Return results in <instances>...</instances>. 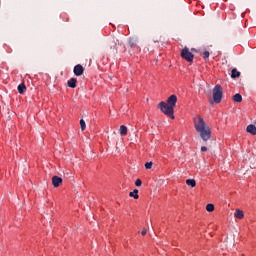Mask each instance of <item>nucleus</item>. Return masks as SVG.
<instances>
[{
  "label": "nucleus",
  "mask_w": 256,
  "mask_h": 256,
  "mask_svg": "<svg viewBox=\"0 0 256 256\" xmlns=\"http://www.w3.org/2000/svg\"><path fill=\"white\" fill-rule=\"evenodd\" d=\"M212 96L214 103H221V101H223V87H221V85H216L212 90Z\"/></svg>",
  "instance_id": "nucleus-3"
},
{
  "label": "nucleus",
  "mask_w": 256,
  "mask_h": 256,
  "mask_svg": "<svg viewBox=\"0 0 256 256\" xmlns=\"http://www.w3.org/2000/svg\"><path fill=\"white\" fill-rule=\"evenodd\" d=\"M80 127H81V131H85V129H87V125L85 124V120H83V119L80 120Z\"/></svg>",
  "instance_id": "nucleus-18"
},
{
  "label": "nucleus",
  "mask_w": 256,
  "mask_h": 256,
  "mask_svg": "<svg viewBox=\"0 0 256 256\" xmlns=\"http://www.w3.org/2000/svg\"><path fill=\"white\" fill-rule=\"evenodd\" d=\"M233 101L235 103H241V101H243V96H241V94L237 93L233 96Z\"/></svg>",
  "instance_id": "nucleus-13"
},
{
  "label": "nucleus",
  "mask_w": 256,
  "mask_h": 256,
  "mask_svg": "<svg viewBox=\"0 0 256 256\" xmlns=\"http://www.w3.org/2000/svg\"><path fill=\"white\" fill-rule=\"evenodd\" d=\"M234 217L235 219H243V217H245V213L243 212V210L236 209L234 212Z\"/></svg>",
  "instance_id": "nucleus-8"
},
{
  "label": "nucleus",
  "mask_w": 256,
  "mask_h": 256,
  "mask_svg": "<svg viewBox=\"0 0 256 256\" xmlns=\"http://www.w3.org/2000/svg\"><path fill=\"white\" fill-rule=\"evenodd\" d=\"M177 106V95L172 94L170 95L166 102L161 101L158 104V109L166 115V117H169L170 119H175V107Z\"/></svg>",
  "instance_id": "nucleus-2"
},
{
  "label": "nucleus",
  "mask_w": 256,
  "mask_h": 256,
  "mask_svg": "<svg viewBox=\"0 0 256 256\" xmlns=\"http://www.w3.org/2000/svg\"><path fill=\"white\" fill-rule=\"evenodd\" d=\"M67 86L70 87V89H75V87H77V78H71L68 80Z\"/></svg>",
  "instance_id": "nucleus-7"
},
{
  "label": "nucleus",
  "mask_w": 256,
  "mask_h": 256,
  "mask_svg": "<svg viewBox=\"0 0 256 256\" xmlns=\"http://www.w3.org/2000/svg\"><path fill=\"white\" fill-rule=\"evenodd\" d=\"M186 185H188L189 187H196L197 182L195 181V179H187L186 180Z\"/></svg>",
  "instance_id": "nucleus-15"
},
{
  "label": "nucleus",
  "mask_w": 256,
  "mask_h": 256,
  "mask_svg": "<svg viewBox=\"0 0 256 256\" xmlns=\"http://www.w3.org/2000/svg\"><path fill=\"white\" fill-rule=\"evenodd\" d=\"M191 51H195V49H192Z\"/></svg>",
  "instance_id": "nucleus-23"
},
{
  "label": "nucleus",
  "mask_w": 256,
  "mask_h": 256,
  "mask_svg": "<svg viewBox=\"0 0 256 256\" xmlns=\"http://www.w3.org/2000/svg\"><path fill=\"white\" fill-rule=\"evenodd\" d=\"M141 235L145 237V235H147V230H142Z\"/></svg>",
  "instance_id": "nucleus-21"
},
{
  "label": "nucleus",
  "mask_w": 256,
  "mask_h": 256,
  "mask_svg": "<svg viewBox=\"0 0 256 256\" xmlns=\"http://www.w3.org/2000/svg\"><path fill=\"white\" fill-rule=\"evenodd\" d=\"M63 183V178L59 176H53L52 177V185L53 187H59Z\"/></svg>",
  "instance_id": "nucleus-6"
},
{
  "label": "nucleus",
  "mask_w": 256,
  "mask_h": 256,
  "mask_svg": "<svg viewBox=\"0 0 256 256\" xmlns=\"http://www.w3.org/2000/svg\"><path fill=\"white\" fill-rule=\"evenodd\" d=\"M206 211H208V213H213V211H215V205L207 204L206 205Z\"/></svg>",
  "instance_id": "nucleus-17"
},
{
  "label": "nucleus",
  "mask_w": 256,
  "mask_h": 256,
  "mask_svg": "<svg viewBox=\"0 0 256 256\" xmlns=\"http://www.w3.org/2000/svg\"><path fill=\"white\" fill-rule=\"evenodd\" d=\"M231 77H232V79H237V78L241 77V72H239L237 70V68H233L231 71Z\"/></svg>",
  "instance_id": "nucleus-10"
},
{
  "label": "nucleus",
  "mask_w": 256,
  "mask_h": 256,
  "mask_svg": "<svg viewBox=\"0 0 256 256\" xmlns=\"http://www.w3.org/2000/svg\"><path fill=\"white\" fill-rule=\"evenodd\" d=\"M153 167V162H146L145 169H151Z\"/></svg>",
  "instance_id": "nucleus-20"
},
{
  "label": "nucleus",
  "mask_w": 256,
  "mask_h": 256,
  "mask_svg": "<svg viewBox=\"0 0 256 256\" xmlns=\"http://www.w3.org/2000/svg\"><path fill=\"white\" fill-rule=\"evenodd\" d=\"M181 57L184 59V61H187V63L193 64V59H195V55L187 47H184L181 50Z\"/></svg>",
  "instance_id": "nucleus-4"
},
{
  "label": "nucleus",
  "mask_w": 256,
  "mask_h": 256,
  "mask_svg": "<svg viewBox=\"0 0 256 256\" xmlns=\"http://www.w3.org/2000/svg\"><path fill=\"white\" fill-rule=\"evenodd\" d=\"M193 125L196 133L200 136L202 141L207 142L211 139L212 131L211 127L207 122H205V118L201 115H195L193 117Z\"/></svg>",
  "instance_id": "nucleus-1"
},
{
  "label": "nucleus",
  "mask_w": 256,
  "mask_h": 256,
  "mask_svg": "<svg viewBox=\"0 0 256 256\" xmlns=\"http://www.w3.org/2000/svg\"><path fill=\"white\" fill-rule=\"evenodd\" d=\"M247 133H250V135H256V126L253 124H250L246 128Z\"/></svg>",
  "instance_id": "nucleus-9"
},
{
  "label": "nucleus",
  "mask_w": 256,
  "mask_h": 256,
  "mask_svg": "<svg viewBox=\"0 0 256 256\" xmlns=\"http://www.w3.org/2000/svg\"><path fill=\"white\" fill-rule=\"evenodd\" d=\"M200 55L203 57L204 61L208 62L209 61V56L211 54L209 53V51L206 50V51L202 52Z\"/></svg>",
  "instance_id": "nucleus-16"
},
{
  "label": "nucleus",
  "mask_w": 256,
  "mask_h": 256,
  "mask_svg": "<svg viewBox=\"0 0 256 256\" xmlns=\"http://www.w3.org/2000/svg\"><path fill=\"white\" fill-rule=\"evenodd\" d=\"M25 91H27V86H25V83L18 85V93H20V95H23Z\"/></svg>",
  "instance_id": "nucleus-11"
},
{
  "label": "nucleus",
  "mask_w": 256,
  "mask_h": 256,
  "mask_svg": "<svg viewBox=\"0 0 256 256\" xmlns=\"http://www.w3.org/2000/svg\"><path fill=\"white\" fill-rule=\"evenodd\" d=\"M129 197H133V199H139V190L134 189L132 192L129 193Z\"/></svg>",
  "instance_id": "nucleus-14"
},
{
  "label": "nucleus",
  "mask_w": 256,
  "mask_h": 256,
  "mask_svg": "<svg viewBox=\"0 0 256 256\" xmlns=\"http://www.w3.org/2000/svg\"><path fill=\"white\" fill-rule=\"evenodd\" d=\"M141 185H143V181H141V179H136L135 186L136 187H141Z\"/></svg>",
  "instance_id": "nucleus-19"
},
{
  "label": "nucleus",
  "mask_w": 256,
  "mask_h": 256,
  "mask_svg": "<svg viewBox=\"0 0 256 256\" xmlns=\"http://www.w3.org/2000/svg\"><path fill=\"white\" fill-rule=\"evenodd\" d=\"M201 151H202V152L207 151V146H202V147H201Z\"/></svg>",
  "instance_id": "nucleus-22"
},
{
  "label": "nucleus",
  "mask_w": 256,
  "mask_h": 256,
  "mask_svg": "<svg viewBox=\"0 0 256 256\" xmlns=\"http://www.w3.org/2000/svg\"><path fill=\"white\" fill-rule=\"evenodd\" d=\"M73 73L76 77H81L85 73V68L81 64L74 66Z\"/></svg>",
  "instance_id": "nucleus-5"
},
{
  "label": "nucleus",
  "mask_w": 256,
  "mask_h": 256,
  "mask_svg": "<svg viewBox=\"0 0 256 256\" xmlns=\"http://www.w3.org/2000/svg\"><path fill=\"white\" fill-rule=\"evenodd\" d=\"M127 126L125 125H121L120 128H119V133L122 137H125V135H127Z\"/></svg>",
  "instance_id": "nucleus-12"
}]
</instances>
